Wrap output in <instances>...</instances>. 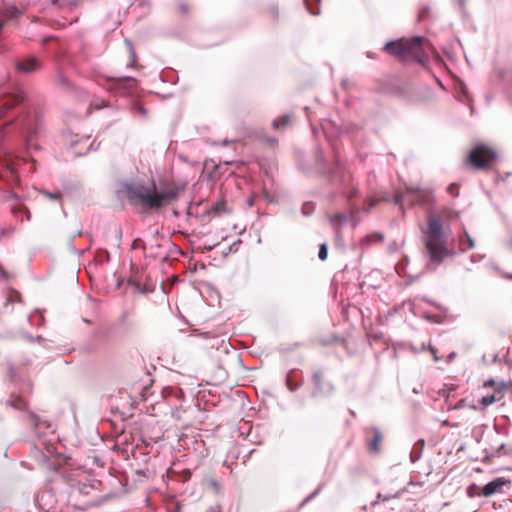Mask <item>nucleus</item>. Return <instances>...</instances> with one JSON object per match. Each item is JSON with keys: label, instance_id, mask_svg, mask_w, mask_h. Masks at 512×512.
<instances>
[{"label": "nucleus", "instance_id": "obj_1", "mask_svg": "<svg viewBox=\"0 0 512 512\" xmlns=\"http://www.w3.org/2000/svg\"><path fill=\"white\" fill-rule=\"evenodd\" d=\"M124 187L131 204L142 205L151 210H157L172 204L183 191V188L172 181H163L158 185L154 182L148 185L129 183Z\"/></svg>", "mask_w": 512, "mask_h": 512}, {"label": "nucleus", "instance_id": "obj_2", "mask_svg": "<svg viewBox=\"0 0 512 512\" xmlns=\"http://www.w3.org/2000/svg\"><path fill=\"white\" fill-rule=\"evenodd\" d=\"M424 255L428 257V266L433 268L441 265L446 258L453 255V250L448 246L447 237L443 230L440 218L435 214L428 216L427 227L423 230Z\"/></svg>", "mask_w": 512, "mask_h": 512}, {"label": "nucleus", "instance_id": "obj_3", "mask_svg": "<svg viewBox=\"0 0 512 512\" xmlns=\"http://www.w3.org/2000/svg\"><path fill=\"white\" fill-rule=\"evenodd\" d=\"M383 49L400 61L414 60L424 63L428 59L432 46L424 37L415 36L388 42Z\"/></svg>", "mask_w": 512, "mask_h": 512}, {"label": "nucleus", "instance_id": "obj_4", "mask_svg": "<svg viewBox=\"0 0 512 512\" xmlns=\"http://www.w3.org/2000/svg\"><path fill=\"white\" fill-rule=\"evenodd\" d=\"M497 159V153L487 145H477L469 153L467 162L475 169H488Z\"/></svg>", "mask_w": 512, "mask_h": 512}, {"label": "nucleus", "instance_id": "obj_5", "mask_svg": "<svg viewBox=\"0 0 512 512\" xmlns=\"http://www.w3.org/2000/svg\"><path fill=\"white\" fill-rule=\"evenodd\" d=\"M431 199V194L427 190H422L416 187H407L405 191H396L394 195V203L402 205L408 203L409 205L428 203Z\"/></svg>", "mask_w": 512, "mask_h": 512}, {"label": "nucleus", "instance_id": "obj_6", "mask_svg": "<svg viewBox=\"0 0 512 512\" xmlns=\"http://www.w3.org/2000/svg\"><path fill=\"white\" fill-rule=\"evenodd\" d=\"M106 88L119 94L131 93L137 88L138 81L133 77H106Z\"/></svg>", "mask_w": 512, "mask_h": 512}, {"label": "nucleus", "instance_id": "obj_7", "mask_svg": "<svg viewBox=\"0 0 512 512\" xmlns=\"http://www.w3.org/2000/svg\"><path fill=\"white\" fill-rule=\"evenodd\" d=\"M21 162L24 163L25 160L16 159V158H14L11 155H5L1 159V163H2V165H3L4 169H5V173H6L5 177L9 176L8 181H11V182H14V183H17L19 181V178H18V167H19Z\"/></svg>", "mask_w": 512, "mask_h": 512}, {"label": "nucleus", "instance_id": "obj_8", "mask_svg": "<svg viewBox=\"0 0 512 512\" xmlns=\"http://www.w3.org/2000/svg\"><path fill=\"white\" fill-rule=\"evenodd\" d=\"M312 385V395L314 397H318L323 395L325 392H329L333 390V386L330 384H326L324 380V375L322 371H315L311 378Z\"/></svg>", "mask_w": 512, "mask_h": 512}, {"label": "nucleus", "instance_id": "obj_9", "mask_svg": "<svg viewBox=\"0 0 512 512\" xmlns=\"http://www.w3.org/2000/svg\"><path fill=\"white\" fill-rule=\"evenodd\" d=\"M23 96L20 94H8L0 97V118L12 107L22 102Z\"/></svg>", "mask_w": 512, "mask_h": 512}, {"label": "nucleus", "instance_id": "obj_10", "mask_svg": "<svg viewBox=\"0 0 512 512\" xmlns=\"http://www.w3.org/2000/svg\"><path fill=\"white\" fill-rule=\"evenodd\" d=\"M507 484H509V481L505 478H496L482 487V494L484 497H490L501 492L502 488Z\"/></svg>", "mask_w": 512, "mask_h": 512}, {"label": "nucleus", "instance_id": "obj_11", "mask_svg": "<svg viewBox=\"0 0 512 512\" xmlns=\"http://www.w3.org/2000/svg\"><path fill=\"white\" fill-rule=\"evenodd\" d=\"M16 67L24 73H31L41 68V63L36 57H27L16 62Z\"/></svg>", "mask_w": 512, "mask_h": 512}, {"label": "nucleus", "instance_id": "obj_12", "mask_svg": "<svg viewBox=\"0 0 512 512\" xmlns=\"http://www.w3.org/2000/svg\"><path fill=\"white\" fill-rule=\"evenodd\" d=\"M504 390L501 388L494 389L493 393L484 395L480 398L479 403L482 405V408H486L495 402H498L504 398Z\"/></svg>", "mask_w": 512, "mask_h": 512}, {"label": "nucleus", "instance_id": "obj_13", "mask_svg": "<svg viewBox=\"0 0 512 512\" xmlns=\"http://www.w3.org/2000/svg\"><path fill=\"white\" fill-rule=\"evenodd\" d=\"M370 433L372 434V438L368 444V450L370 453L378 454L383 441V434L376 428L371 429Z\"/></svg>", "mask_w": 512, "mask_h": 512}, {"label": "nucleus", "instance_id": "obj_14", "mask_svg": "<svg viewBox=\"0 0 512 512\" xmlns=\"http://www.w3.org/2000/svg\"><path fill=\"white\" fill-rule=\"evenodd\" d=\"M7 404L17 410H27L29 403L20 395H11L7 401Z\"/></svg>", "mask_w": 512, "mask_h": 512}, {"label": "nucleus", "instance_id": "obj_15", "mask_svg": "<svg viewBox=\"0 0 512 512\" xmlns=\"http://www.w3.org/2000/svg\"><path fill=\"white\" fill-rule=\"evenodd\" d=\"M229 212V209L227 207V203L225 200L221 199V200H218L210 209L209 213L210 214H213V215H216V216H220V215H223L225 213Z\"/></svg>", "mask_w": 512, "mask_h": 512}, {"label": "nucleus", "instance_id": "obj_16", "mask_svg": "<svg viewBox=\"0 0 512 512\" xmlns=\"http://www.w3.org/2000/svg\"><path fill=\"white\" fill-rule=\"evenodd\" d=\"M388 194L386 192H379L377 196L368 197L366 199L367 211H370L379 201H388Z\"/></svg>", "mask_w": 512, "mask_h": 512}, {"label": "nucleus", "instance_id": "obj_17", "mask_svg": "<svg viewBox=\"0 0 512 512\" xmlns=\"http://www.w3.org/2000/svg\"><path fill=\"white\" fill-rule=\"evenodd\" d=\"M291 121V115L285 114L280 116L278 119L274 120L272 122V127L277 130L284 129L290 125Z\"/></svg>", "mask_w": 512, "mask_h": 512}, {"label": "nucleus", "instance_id": "obj_18", "mask_svg": "<svg viewBox=\"0 0 512 512\" xmlns=\"http://www.w3.org/2000/svg\"><path fill=\"white\" fill-rule=\"evenodd\" d=\"M319 3L320 0H305L307 9L313 15H318L320 13Z\"/></svg>", "mask_w": 512, "mask_h": 512}, {"label": "nucleus", "instance_id": "obj_19", "mask_svg": "<svg viewBox=\"0 0 512 512\" xmlns=\"http://www.w3.org/2000/svg\"><path fill=\"white\" fill-rule=\"evenodd\" d=\"M460 242L462 245H465L467 249L474 248V241L471 238V236L467 233V231H464L463 234L460 236Z\"/></svg>", "mask_w": 512, "mask_h": 512}, {"label": "nucleus", "instance_id": "obj_20", "mask_svg": "<svg viewBox=\"0 0 512 512\" xmlns=\"http://www.w3.org/2000/svg\"><path fill=\"white\" fill-rule=\"evenodd\" d=\"M435 216L440 218V223L442 224L444 220H450L453 217H456L457 214L450 209H443L438 215Z\"/></svg>", "mask_w": 512, "mask_h": 512}, {"label": "nucleus", "instance_id": "obj_21", "mask_svg": "<svg viewBox=\"0 0 512 512\" xmlns=\"http://www.w3.org/2000/svg\"><path fill=\"white\" fill-rule=\"evenodd\" d=\"M467 494L469 497H479L483 496L482 488L476 484H472L467 489Z\"/></svg>", "mask_w": 512, "mask_h": 512}, {"label": "nucleus", "instance_id": "obj_22", "mask_svg": "<svg viewBox=\"0 0 512 512\" xmlns=\"http://www.w3.org/2000/svg\"><path fill=\"white\" fill-rule=\"evenodd\" d=\"M208 485L216 492L217 494L222 493V485L220 481H218L216 478L210 477L207 480Z\"/></svg>", "mask_w": 512, "mask_h": 512}, {"label": "nucleus", "instance_id": "obj_23", "mask_svg": "<svg viewBox=\"0 0 512 512\" xmlns=\"http://www.w3.org/2000/svg\"><path fill=\"white\" fill-rule=\"evenodd\" d=\"M318 257L320 260L325 261L328 257V250L326 244H321L319 247Z\"/></svg>", "mask_w": 512, "mask_h": 512}, {"label": "nucleus", "instance_id": "obj_24", "mask_svg": "<svg viewBox=\"0 0 512 512\" xmlns=\"http://www.w3.org/2000/svg\"><path fill=\"white\" fill-rule=\"evenodd\" d=\"M43 195L47 199L52 200V201H60L61 200V193L60 192H53V193L43 192Z\"/></svg>", "mask_w": 512, "mask_h": 512}, {"label": "nucleus", "instance_id": "obj_25", "mask_svg": "<svg viewBox=\"0 0 512 512\" xmlns=\"http://www.w3.org/2000/svg\"><path fill=\"white\" fill-rule=\"evenodd\" d=\"M286 384H287V387H288V389H289L290 391H295V390H297V389L300 387V384H295V383L292 381L291 375H288V376H287Z\"/></svg>", "mask_w": 512, "mask_h": 512}, {"label": "nucleus", "instance_id": "obj_26", "mask_svg": "<svg viewBox=\"0 0 512 512\" xmlns=\"http://www.w3.org/2000/svg\"><path fill=\"white\" fill-rule=\"evenodd\" d=\"M145 247V244H144V241L140 238H137L135 239L133 242H132V248L133 249H137V248H142L144 249Z\"/></svg>", "mask_w": 512, "mask_h": 512}, {"label": "nucleus", "instance_id": "obj_27", "mask_svg": "<svg viewBox=\"0 0 512 512\" xmlns=\"http://www.w3.org/2000/svg\"><path fill=\"white\" fill-rule=\"evenodd\" d=\"M448 192L453 195V196H458L459 194V191H458V186L456 184H451L449 185L448 187Z\"/></svg>", "mask_w": 512, "mask_h": 512}, {"label": "nucleus", "instance_id": "obj_28", "mask_svg": "<svg viewBox=\"0 0 512 512\" xmlns=\"http://www.w3.org/2000/svg\"><path fill=\"white\" fill-rule=\"evenodd\" d=\"M368 241H383V236L379 233L372 234L367 237Z\"/></svg>", "mask_w": 512, "mask_h": 512}, {"label": "nucleus", "instance_id": "obj_29", "mask_svg": "<svg viewBox=\"0 0 512 512\" xmlns=\"http://www.w3.org/2000/svg\"><path fill=\"white\" fill-rule=\"evenodd\" d=\"M59 83H60V85L62 87H67L68 88V87L71 86L69 80L66 77H64V76H60L59 77Z\"/></svg>", "mask_w": 512, "mask_h": 512}, {"label": "nucleus", "instance_id": "obj_30", "mask_svg": "<svg viewBox=\"0 0 512 512\" xmlns=\"http://www.w3.org/2000/svg\"><path fill=\"white\" fill-rule=\"evenodd\" d=\"M207 512H222V506L220 504H216L211 506Z\"/></svg>", "mask_w": 512, "mask_h": 512}, {"label": "nucleus", "instance_id": "obj_31", "mask_svg": "<svg viewBox=\"0 0 512 512\" xmlns=\"http://www.w3.org/2000/svg\"><path fill=\"white\" fill-rule=\"evenodd\" d=\"M108 106V103L104 100L101 101V104L99 105H96V109H101L103 107H107Z\"/></svg>", "mask_w": 512, "mask_h": 512}, {"label": "nucleus", "instance_id": "obj_32", "mask_svg": "<svg viewBox=\"0 0 512 512\" xmlns=\"http://www.w3.org/2000/svg\"><path fill=\"white\" fill-rule=\"evenodd\" d=\"M135 63H136L135 54H134V52H132V59H131L129 66L134 67Z\"/></svg>", "mask_w": 512, "mask_h": 512}, {"label": "nucleus", "instance_id": "obj_33", "mask_svg": "<svg viewBox=\"0 0 512 512\" xmlns=\"http://www.w3.org/2000/svg\"><path fill=\"white\" fill-rule=\"evenodd\" d=\"M342 219H343V215L337 214V215L334 216L332 221H341Z\"/></svg>", "mask_w": 512, "mask_h": 512}, {"label": "nucleus", "instance_id": "obj_34", "mask_svg": "<svg viewBox=\"0 0 512 512\" xmlns=\"http://www.w3.org/2000/svg\"><path fill=\"white\" fill-rule=\"evenodd\" d=\"M494 381L493 380H489L487 382H485L484 384V388H487V387H490V386H494Z\"/></svg>", "mask_w": 512, "mask_h": 512}, {"label": "nucleus", "instance_id": "obj_35", "mask_svg": "<svg viewBox=\"0 0 512 512\" xmlns=\"http://www.w3.org/2000/svg\"><path fill=\"white\" fill-rule=\"evenodd\" d=\"M22 130H23V132H27L28 134L31 133L29 127L26 125H23Z\"/></svg>", "mask_w": 512, "mask_h": 512}, {"label": "nucleus", "instance_id": "obj_36", "mask_svg": "<svg viewBox=\"0 0 512 512\" xmlns=\"http://www.w3.org/2000/svg\"><path fill=\"white\" fill-rule=\"evenodd\" d=\"M358 194V190L353 189V191L350 194V197L356 196Z\"/></svg>", "mask_w": 512, "mask_h": 512}, {"label": "nucleus", "instance_id": "obj_37", "mask_svg": "<svg viewBox=\"0 0 512 512\" xmlns=\"http://www.w3.org/2000/svg\"><path fill=\"white\" fill-rule=\"evenodd\" d=\"M418 459V456H414L413 453H411V460L414 462Z\"/></svg>", "mask_w": 512, "mask_h": 512}, {"label": "nucleus", "instance_id": "obj_38", "mask_svg": "<svg viewBox=\"0 0 512 512\" xmlns=\"http://www.w3.org/2000/svg\"><path fill=\"white\" fill-rule=\"evenodd\" d=\"M424 16H425V11H422L419 17H420V19H423Z\"/></svg>", "mask_w": 512, "mask_h": 512}, {"label": "nucleus", "instance_id": "obj_39", "mask_svg": "<svg viewBox=\"0 0 512 512\" xmlns=\"http://www.w3.org/2000/svg\"><path fill=\"white\" fill-rule=\"evenodd\" d=\"M248 204H249L250 206H252V205H253V198H250V199L248 200Z\"/></svg>", "mask_w": 512, "mask_h": 512}, {"label": "nucleus", "instance_id": "obj_40", "mask_svg": "<svg viewBox=\"0 0 512 512\" xmlns=\"http://www.w3.org/2000/svg\"><path fill=\"white\" fill-rule=\"evenodd\" d=\"M505 277H506L507 279L512 280V274H506V275H505Z\"/></svg>", "mask_w": 512, "mask_h": 512}, {"label": "nucleus", "instance_id": "obj_41", "mask_svg": "<svg viewBox=\"0 0 512 512\" xmlns=\"http://www.w3.org/2000/svg\"><path fill=\"white\" fill-rule=\"evenodd\" d=\"M139 111L142 113V114H145V110L143 107H139Z\"/></svg>", "mask_w": 512, "mask_h": 512}, {"label": "nucleus", "instance_id": "obj_42", "mask_svg": "<svg viewBox=\"0 0 512 512\" xmlns=\"http://www.w3.org/2000/svg\"><path fill=\"white\" fill-rule=\"evenodd\" d=\"M4 22L0 20V30L2 29Z\"/></svg>", "mask_w": 512, "mask_h": 512}, {"label": "nucleus", "instance_id": "obj_43", "mask_svg": "<svg viewBox=\"0 0 512 512\" xmlns=\"http://www.w3.org/2000/svg\"><path fill=\"white\" fill-rule=\"evenodd\" d=\"M185 476H190V471H187V472L185 473Z\"/></svg>", "mask_w": 512, "mask_h": 512}, {"label": "nucleus", "instance_id": "obj_44", "mask_svg": "<svg viewBox=\"0 0 512 512\" xmlns=\"http://www.w3.org/2000/svg\"><path fill=\"white\" fill-rule=\"evenodd\" d=\"M185 476H190V471H187V472L185 473Z\"/></svg>", "mask_w": 512, "mask_h": 512}, {"label": "nucleus", "instance_id": "obj_45", "mask_svg": "<svg viewBox=\"0 0 512 512\" xmlns=\"http://www.w3.org/2000/svg\"><path fill=\"white\" fill-rule=\"evenodd\" d=\"M57 1H58V0H51V2H52V3H54V4H55Z\"/></svg>", "mask_w": 512, "mask_h": 512}]
</instances>
